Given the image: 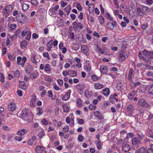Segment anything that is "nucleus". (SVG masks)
<instances>
[{
    "mask_svg": "<svg viewBox=\"0 0 153 153\" xmlns=\"http://www.w3.org/2000/svg\"><path fill=\"white\" fill-rule=\"evenodd\" d=\"M134 75L133 74V70L132 69H131L128 74V80L129 81H131L132 79L134 78Z\"/></svg>",
    "mask_w": 153,
    "mask_h": 153,
    "instance_id": "nucleus-20",
    "label": "nucleus"
},
{
    "mask_svg": "<svg viewBox=\"0 0 153 153\" xmlns=\"http://www.w3.org/2000/svg\"><path fill=\"white\" fill-rule=\"evenodd\" d=\"M126 44H124L122 45L121 47L122 50L121 51H123V52H125L126 49Z\"/></svg>",
    "mask_w": 153,
    "mask_h": 153,
    "instance_id": "nucleus-53",
    "label": "nucleus"
},
{
    "mask_svg": "<svg viewBox=\"0 0 153 153\" xmlns=\"http://www.w3.org/2000/svg\"><path fill=\"white\" fill-rule=\"evenodd\" d=\"M45 71L46 72H49L51 71V69L50 66L48 64H46L45 67Z\"/></svg>",
    "mask_w": 153,
    "mask_h": 153,
    "instance_id": "nucleus-30",
    "label": "nucleus"
},
{
    "mask_svg": "<svg viewBox=\"0 0 153 153\" xmlns=\"http://www.w3.org/2000/svg\"><path fill=\"white\" fill-rule=\"evenodd\" d=\"M94 88L96 89H100L103 88V85L100 83H96L94 85Z\"/></svg>",
    "mask_w": 153,
    "mask_h": 153,
    "instance_id": "nucleus-29",
    "label": "nucleus"
},
{
    "mask_svg": "<svg viewBox=\"0 0 153 153\" xmlns=\"http://www.w3.org/2000/svg\"><path fill=\"white\" fill-rule=\"evenodd\" d=\"M0 81L2 83H3L5 81L4 75L2 73L0 74Z\"/></svg>",
    "mask_w": 153,
    "mask_h": 153,
    "instance_id": "nucleus-35",
    "label": "nucleus"
},
{
    "mask_svg": "<svg viewBox=\"0 0 153 153\" xmlns=\"http://www.w3.org/2000/svg\"><path fill=\"white\" fill-rule=\"evenodd\" d=\"M22 58L20 56H18L17 58V64L18 65H22V62H21Z\"/></svg>",
    "mask_w": 153,
    "mask_h": 153,
    "instance_id": "nucleus-45",
    "label": "nucleus"
},
{
    "mask_svg": "<svg viewBox=\"0 0 153 153\" xmlns=\"http://www.w3.org/2000/svg\"><path fill=\"white\" fill-rule=\"evenodd\" d=\"M130 85L131 88L133 89L135 88H136L137 86L136 85L135 83L133 82V81H131V83L130 84Z\"/></svg>",
    "mask_w": 153,
    "mask_h": 153,
    "instance_id": "nucleus-52",
    "label": "nucleus"
},
{
    "mask_svg": "<svg viewBox=\"0 0 153 153\" xmlns=\"http://www.w3.org/2000/svg\"><path fill=\"white\" fill-rule=\"evenodd\" d=\"M133 136H134V134L131 132H129L127 134L126 137L125 138V139L126 140V139L132 138Z\"/></svg>",
    "mask_w": 153,
    "mask_h": 153,
    "instance_id": "nucleus-33",
    "label": "nucleus"
},
{
    "mask_svg": "<svg viewBox=\"0 0 153 153\" xmlns=\"http://www.w3.org/2000/svg\"><path fill=\"white\" fill-rule=\"evenodd\" d=\"M30 1L31 4L35 6H37L38 4V2L36 0H31Z\"/></svg>",
    "mask_w": 153,
    "mask_h": 153,
    "instance_id": "nucleus-42",
    "label": "nucleus"
},
{
    "mask_svg": "<svg viewBox=\"0 0 153 153\" xmlns=\"http://www.w3.org/2000/svg\"><path fill=\"white\" fill-rule=\"evenodd\" d=\"M146 150L144 147H141L140 149L136 150L135 153H145Z\"/></svg>",
    "mask_w": 153,
    "mask_h": 153,
    "instance_id": "nucleus-23",
    "label": "nucleus"
},
{
    "mask_svg": "<svg viewBox=\"0 0 153 153\" xmlns=\"http://www.w3.org/2000/svg\"><path fill=\"white\" fill-rule=\"evenodd\" d=\"M108 27L110 29H113L117 25V23L115 21H113L112 23L108 22L107 23Z\"/></svg>",
    "mask_w": 153,
    "mask_h": 153,
    "instance_id": "nucleus-12",
    "label": "nucleus"
},
{
    "mask_svg": "<svg viewBox=\"0 0 153 153\" xmlns=\"http://www.w3.org/2000/svg\"><path fill=\"white\" fill-rule=\"evenodd\" d=\"M137 11L138 14L139 16H142L143 15L144 13L143 12L142 10V8H141L140 7H138L137 8Z\"/></svg>",
    "mask_w": 153,
    "mask_h": 153,
    "instance_id": "nucleus-31",
    "label": "nucleus"
},
{
    "mask_svg": "<svg viewBox=\"0 0 153 153\" xmlns=\"http://www.w3.org/2000/svg\"><path fill=\"white\" fill-rule=\"evenodd\" d=\"M31 60L32 62L34 64H36L37 63V61L36 59V56L32 55L31 56Z\"/></svg>",
    "mask_w": 153,
    "mask_h": 153,
    "instance_id": "nucleus-38",
    "label": "nucleus"
},
{
    "mask_svg": "<svg viewBox=\"0 0 153 153\" xmlns=\"http://www.w3.org/2000/svg\"><path fill=\"white\" fill-rule=\"evenodd\" d=\"M37 75L36 73H33L31 74L30 76V77L32 79H35L36 78Z\"/></svg>",
    "mask_w": 153,
    "mask_h": 153,
    "instance_id": "nucleus-34",
    "label": "nucleus"
},
{
    "mask_svg": "<svg viewBox=\"0 0 153 153\" xmlns=\"http://www.w3.org/2000/svg\"><path fill=\"white\" fill-rule=\"evenodd\" d=\"M147 132L149 134V135L153 134V130L151 129L148 128L147 129Z\"/></svg>",
    "mask_w": 153,
    "mask_h": 153,
    "instance_id": "nucleus-60",
    "label": "nucleus"
},
{
    "mask_svg": "<svg viewBox=\"0 0 153 153\" xmlns=\"http://www.w3.org/2000/svg\"><path fill=\"white\" fill-rule=\"evenodd\" d=\"M19 88L23 90H25L26 87L25 83L24 81L19 82Z\"/></svg>",
    "mask_w": 153,
    "mask_h": 153,
    "instance_id": "nucleus-19",
    "label": "nucleus"
},
{
    "mask_svg": "<svg viewBox=\"0 0 153 153\" xmlns=\"http://www.w3.org/2000/svg\"><path fill=\"white\" fill-rule=\"evenodd\" d=\"M78 123L80 124H82L83 123L84 120L82 119L78 118L77 119Z\"/></svg>",
    "mask_w": 153,
    "mask_h": 153,
    "instance_id": "nucleus-58",
    "label": "nucleus"
},
{
    "mask_svg": "<svg viewBox=\"0 0 153 153\" xmlns=\"http://www.w3.org/2000/svg\"><path fill=\"white\" fill-rule=\"evenodd\" d=\"M91 78L94 81H97L99 78L96 75H92Z\"/></svg>",
    "mask_w": 153,
    "mask_h": 153,
    "instance_id": "nucleus-48",
    "label": "nucleus"
},
{
    "mask_svg": "<svg viewBox=\"0 0 153 153\" xmlns=\"http://www.w3.org/2000/svg\"><path fill=\"white\" fill-rule=\"evenodd\" d=\"M36 111L37 112L36 114L39 115L42 114L43 113V108L41 107H39L37 108Z\"/></svg>",
    "mask_w": 153,
    "mask_h": 153,
    "instance_id": "nucleus-21",
    "label": "nucleus"
},
{
    "mask_svg": "<svg viewBox=\"0 0 153 153\" xmlns=\"http://www.w3.org/2000/svg\"><path fill=\"white\" fill-rule=\"evenodd\" d=\"M26 16L23 13H19L16 16V21L22 24H25L26 22Z\"/></svg>",
    "mask_w": 153,
    "mask_h": 153,
    "instance_id": "nucleus-1",
    "label": "nucleus"
},
{
    "mask_svg": "<svg viewBox=\"0 0 153 153\" xmlns=\"http://www.w3.org/2000/svg\"><path fill=\"white\" fill-rule=\"evenodd\" d=\"M57 82L60 86H62L63 85V82L62 80L61 79L58 80Z\"/></svg>",
    "mask_w": 153,
    "mask_h": 153,
    "instance_id": "nucleus-61",
    "label": "nucleus"
},
{
    "mask_svg": "<svg viewBox=\"0 0 153 153\" xmlns=\"http://www.w3.org/2000/svg\"><path fill=\"white\" fill-rule=\"evenodd\" d=\"M27 59L25 56H24L21 59L22 61V66L23 67L25 64V62H26Z\"/></svg>",
    "mask_w": 153,
    "mask_h": 153,
    "instance_id": "nucleus-36",
    "label": "nucleus"
},
{
    "mask_svg": "<svg viewBox=\"0 0 153 153\" xmlns=\"http://www.w3.org/2000/svg\"><path fill=\"white\" fill-rule=\"evenodd\" d=\"M148 91L149 94H153V84H152L149 87Z\"/></svg>",
    "mask_w": 153,
    "mask_h": 153,
    "instance_id": "nucleus-40",
    "label": "nucleus"
},
{
    "mask_svg": "<svg viewBox=\"0 0 153 153\" xmlns=\"http://www.w3.org/2000/svg\"><path fill=\"white\" fill-rule=\"evenodd\" d=\"M127 111L129 114V115H131L133 113V112L134 110V108L133 106L131 105H128L127 108Z\"/></svg>",
    "mask_w": 153,
    "mask_h": 153,
    "instance_id": "nucleus-9",
    "label": "nucleus"
},
{
    "mask_svg": "<svg viewBox=\"0 0 153 153\" xmlns=\"http://www.w3.org/2000/svg\"><path fill=\"white\" fill-rule=\"evenodd\" d=\"M90 67L88 65H85L84 67L85 69L87 71H91Z\"/></svg>",
    "mask_w": 153,
    "mask_h": 153,
    "instance_id": "nucleus-57",
    "label": "nucleus"
},
{
    "mask_svg": "<svg viewBox=\"0 0 153 153\" xmlns=\"http://www.w3.org/2000/svg\"><path fill=\"white\" fill-rule=\"evenodd\" d=\"M48 96L50 98H52L53 96V93L51 91L49 90L48 92Z\"/></svg>",
    "mask_w": 153,
    "mask_h": 153,
    "instance_id": "nucleus-56",
    "label": "nucleus"
},
{
    "mask_svg": "<svg viewBox=\"0 0 153 153\" xmlns=\"http://www.w3.org/2000/svg\"><path fill=\"white\" fill-rule=\"evenodd\" d=\"M71 93V90H69L68 91L65 93L64 96L62 97V100L65 101H66L68 100L70 97Z\"/></svg>",
    "mask_w": 153,
    "mask_h": 153,
    "instance_id": "nucleus-13",
    "label": "nucleus"
},
{
    "mask_svg": "<svg viewBox=\"0 0 153 153\" xmlns=\"http://www.w3.org/2000/svg\"><path fill=\"white\" fill-rule=\"evenodd\" d=\"M29 30V28L26 27L23 31L21 32V34H20L21 35H19V36L20 38L23 37L27 34V33L28 32Z\"/></svg>",
    "mask_w": 153,
    "mask_h": 153,
    "instance_id": "nucleus-17",
    "label": "nucleus"
},
{
    "mask_svg": "<svg viewBox=\"0 0 153 153\" xmlns=\"http://www.w3.org/2000/svg\"><path fill=\"white\" fill-rule=\"evenodd\" d=\"M69 75L70 76L73 77L76 75L77 72L75 71L70 70L69 71Z\"/></svg>",
    "mask_w": 153,
    "mask_h": 153,
    "instance_id": "nucleus-26",
    "label": "nucleus"
},
{
    "mask_svg": "<svg viewBox=\"0 0 153 153\" xmlns=\"http://www.w3.org/2000/svg\"><path fill=\"white\" fill-rule=\"evenodd\" d=\"M98 53H100L102 54H105V51L104 49H102L101 48H100L98 50Z\"/></svg>",
    "mask_w": 153,
    "mask_h": 153,
    "instance_id": "nucleus-62",
    "label": "nucleus"
},
{
    "mask_svg": "<svg viewBox=\"0 0 153 153\" xmlns=\"http://www.w3.org/2000/svg\"><path fill=\"white\" fill-rule=\"evenodd\" d=\"M131 149V146L130 145L128 144H125L122 146L123 151L125 152L129 151Z\"/></svg>",
    "mask_w": 153,
    "mask_h": 153,
    "instance_id": "nucleus-11",
    "label": "nucleus"
},
{
    "mask_svg": "<svg viewBox=\"0 0 153 153\" xmlns=\"http://www.w3.org/2000/svg\"><path fill=\"white\" fill-rule=\"evenodd\" d=\"M138 104L140 106L147 109L151 108V105L144 99H140L138 101Z\"/></svg>",
    "mask_w": 153,
    "mask_h": 153,
    "instance_id": "nucleus-2",
    "label": "nucleus"
},
{
    "mask_svg": "<svg viewBox=\"0 0 153 153\" xmlns=\"http://www.w3.org/2000/svg\"><path fill=\"white\" fill-rule=\"evenodd\" d=\"M96 108V106L93 105L91 104L89 106V108L91 110H94Z\"/></svg>",
    "mask_w": 153,
    "mask_h": 153,
    "instance_id": "nucleus-64",
    "label": "nucleus"
},
{
    "mask_svg": "<svg viewBox=\"0 0 153 153\" xmlns=\"http://www.w3.org/2000/svg\"><path fill=\"white\" fill-rule=\"evenodd\" d=\"M62 108L64 112L67 113L69 110V108L68 106L65 104H64L62 105Z\"/></svg>",
    "mask_w": 153,
    "mask_h": 153,
    "instance_id": "nucleus-25",
    "label": "nucleus"
},
{
    "mask_svg": "<svg viewBox=\"0 0 153 153\" xmlns=\"http://www.w3.org/2000/svg\"><path fill=\"white\" fill-rule=\"evenodd\" d=\"M22 137H19V136H16L14 138V139L15 140L19 141H20L22 140Z\"/></svg>",
    "mask_w": 153,
    "mask_h": 153,
    "instance_id": "nucleus-59",
    "label": "nucleus"
},
{
    "mask_svg": "<svg viewBox=\"0 0 153 153\" xmlns=\"http://www.w3.org/2000/svg\"><path fill=\"white\" fill-rule=\"evenodd\" d=\"M12 9L13 7L11 5H9L7 6L3 10L4 11L3 15H5L8 13H10L12 11Z\"/></svg>",
    "mask_w": 153,
    "mask_h": 153,
    "instance_id": "nucleus-5",
    "label": "nucleus"
},
{
    "mask_svg": "<svg viewBox=\"0 0 153 153\" xmlns=\"http://www.w3.org/2000/svg\"><path fill=\"white\" fill-rule=\"evenodd\" d=\"M143 54L145 55L148 58H153V51H148L146 50H144L143 51Z\"/></svg>",
    "mask_w": 153,
    "mask_h": 153,
    "instance_id": "nucleus-6",
    "label": "nucleus"
},
{
    "mask_svg": "<svg viewBox=\"0 0 153 153\" xmlns=\"http://www.w3.org/2000/svg\"><path fill=\"white\" fill-rule=\"evenodd\" d=\"M142 10L144 14L145 13H148L150 11V9L149 7L146 6H143L142 7Z\"/></svg>",
    "mask_w": 153,
    "mask_h": 153,
    "instance_id": "nucleus-24",
    "label": "nucleus"
},
{
    "mask_svg": "<svg viewBox=\"0 0 153 153\" xmlns=\"http://www.w3.org/2000/svg\"><path fill=\"white\" fill-rule=\"evenodd\" d=\"M47 46L48 48L47 51H50L51 50V48L53 47V43H51L49 44V43H47Z\"/></svg>",
    "mask_w": 153,
    "mask_h": 153,
    "instance_id": "nucleus-32",
    "label": "nucleus"
},
{
    "mask_svg": "<svg viewBox=\"0 0 153 153\" xmlns=\"http://www.w3.org/2000/svg\"><path fill=\"white\" fill-rule=\"evenodd\" d=\"M53 88L56 91H59L60 90L59 88L56 85V84H54L53 85Z\"/></svg>",
    "mask_w": 153,
    "mask_h": 153,
    "instance_id": "nucleus-55",
    "label": "nucleus"
},
{
    "mask_svg": "<svg viewBox=\"0 0 153 153\" xmlns=\"http://www.w3.org/2000/svg\"><path fill=\"white\" fill-rule=\"evenodd\" d=\"M141 141L140 137H134L131 140V144L133 146H137L141 143Z\"/></svg>",
    "mask_w": 153,
    "mask_h": 153,
    "instance_id": "nucleus-3",
    "label": "nucleus"
},
{
    "mask_svg": "<svg viewBox=\"0 0 153 153\" xmlns=\"http://www.w3.org/2000/svg\"><path fill=\"white\" fill-rule=\"evenodd\" d=\"M134 96L133 95L132 93H130L129 94V96H128V98L130 100H132L134 97Z\"/></svg>",
    "mask_w": 153,
    "mask_h": 153,
    "instance_id": "nucleus-51",
    "label": "nucleus"
},
{
    "mask_svg": "<svg viewBox=\"0 0 153 153\" xmlns=\"http://www.w3.org/2000/svg\"><path fill=\"white\" fill-rule=\"evenodd\" d=\"M103 94L106 97L108 96L110 93L109 89L108 88H106L102 90Z\"/></svg>",
    "mask_w": 153,
    "mask_h": 153,
    "instance_id": "nucleus-22",
    "label": "nucleus"
},
{
    "mask_svg": "<svg viewBox=\"0 0 153 153\" xmlns=\"http://www.w3.org/2000/svg\"><path fill=\"white\" fill-rule=\"evenodd\" d=\"M101 72L102 74H106L108 72L107 67L105 65H101L100 68Z\"/></svg>",
    "mask_w": 153,
    "mask_h": 153,
    "instance_id": "nucleus-16",
    "label": "nucleus"
},
{
    "mask_svg": "<svg viewBox=\"0 0 153 153\" xmlns=\"http://www.w3.org/2000/svg\"><path fill=\"white\" fill-rule=\"evenodd\" d=\"M45 148L43 146H38L36 147L35 150L37 153H41L44 151Z\"/></svg>",
    "mask_w": 153,
    "mask_h": 153,
    "instance_id": "nucleus-10",
    "label": "nucleus"
},
{
    "mask_svg": "<svg viewBox=\"0 0 153 153\" xmlns=\"http://www.w3.org/2000/svg\"><path fill=\"white\" fill-rule=\"evenodd\" d=\"M13 72L15 77L17 78L19 77L20 76V73L19 71L16 70V71H13Z\"/></svg>",
    "mask_w": 153,
    "mask_h": 153,
    "instance_id": "nucleus-41",
    "label": "nucleus"
},
{
    "mask_svg": "<svg viewBox=\"0 0 153 153\" xmlns=\"http://www.w3.org/2000/svg\"><path fill=\"white\" fill-rule=\"evenodd\" d=\"M94 7L92 4H90L89 5L88 9L90 13H92L94 12Z\"/></svg>",
    "mask_w": 153,
    "mask_h": 153,
    "instance_id": "nucleus-28",
    "label": "nucleus"
},
{
    "mask_svg": "<svg viewBox=\"0 0 153 153\" xmlns=\"http://www.w3.org/2000/svg\"><path fill=\"white\" fill-rule=\"evenodd\" d=\"M29 7V5L26 4H24L22 6V9L25 11L27 10Z\"/></svg>",
    "mask_w": 153,
    "mask_h": 153,
    "instance_id": "nucleus-37",
    "label": "nucleus"
},
{
    "mask_svg": "<svg viewBox=\"0 0 153 153\" xmlns=\"http://www.w3.org/2000/svg\"><path fill=\"white\" fill-rule=\"evenodd\" d=\"M99 19L100 20V22L101 24H103L105 21L103 17L102 16H99Z\"/></svg>",
    "mask_w": 153,
    "mask_h": 153,
    "instance_id": "nucleus-39",
    "label": "nucleus"
},
{
    "mask_svg": "<svg viewBox=\"0 0 153 153\" xmlns=\"http://www.w3.org/2000/svg\"><path fill=\"white\" fill-rule=\"evenodd\" d=\"M16 107L15 104L13 102L10 103L8 106V110L11 111H14L16 108Z\"/></svg>",
    "mask_w": 153,
    "mask_h": 153,
    "instance_id": "nucleus-8",
    "label": "nucleus"
},
{
    "mask_svg": "<svg viewBox=\"0 0 153 153\" xmlns=\"http://www.w3.org/2000/svg\"><path fill=\"white\" fill-rule=\"evenodd\" d=\"M42 122L43 125H46L48 124V122L45 119L42 120Z\"/></svg>",
    "mask_w": 153,
    "mask_h": 153,
    "instance_id": "nucleus-50",
    "label": "nucleus"
},
{
    "mask_svg": "<svg viewBox=\"0 0 153 153\" xmlns=\"http://www.w3.org/2000/svg\"><path fill=\"white\" fill-rule=\"evenodd\" d=\"M82 52L85 55H87L89 54V49L85 45H84L81 47Z\"/></svg>",
    "mask_w": 153,
    "mask_h": 153,
    "instance_id": "nucleus-7",
    "label": "nucleus"
},
{
    "mask_svg": "<svg viewBox=\"0 0 153 153\" xmlns=\"http://www.w3.org/2000/svg\"><path fill=\"white\" fill-rule=\"evenodd\" d=\"M84 139L83 136L81 134H79L78 137V140L80 142H82Z\"/></svg>",
    "mask_w": 153,
    "mask_h": 153,
    "instance_id": "nucleus-49",
    "label": "nucleus"
},
{
    "mask_svg": "<svg viewBox=\"0 0 153 153\" xmlns=\"http://www.w3.org/2000/svg\"><path fill=\"white\" fill-rule=\"evenodd\" d=\"M21 48L22 49H25L27 48V42L25 40H24L21 41L20 43Z\"/></svg>",
    "mask_w": 153,
    "mask_h": 153,
    "instance_id": "nucleus-18",
    "label": "nucleus"
},
{
    "mask_svg": "<svg viewBox=\"0 0 153 153\" xmlns=\"http://www.w3.org/2000/svg\"><path fill=\"white\" fill-rule=\"evenodd\" d=\"M42 55L43 56L47 57L48 59L50 60V58L49 56L48 53L44 52L43 53Z\"/></svg>",
    "mask_w": 153,
    "mask_h": 153,
    "instance_id": "nucleus-44",
    "label": "nucleus"
},
{
    "mask_svg": "<svg viewBox=\"0 0 153 153\" xmlns=\"http://www.w3.org/2000/svg\"><path fill=\"white\" fill-rule=\"evenodd\" d=\"M94 115L97 117L99 120H102L104 119L103 116L101 113L99 111H96L94 112Z\"/></svg>",
    "mask_w": 153,
    "mask_h": 153,
    "instance_id": "nucleus-14",
    "label": "nucleus"
},
{
    "mask_svg": "<svg viewBox=\"0 0 153 153\" xmlns=\"http://www.w3.org/2000/svg\"><path fill=\"white\" fill-rule=\"evenodd\" d=\"M27 131L26 130L21 129L18 131L17 134L19 135H23L26 133Z\"/></svg>",
    "mask_w": 153,
    "mask_h": 153,
    "instance_id": "nucleus-27",
    "label": "nucleus"
},
{
    "mask_svg": "<svg viewBox=\"0 0 153 153\" xmlns=\"http://www.w3.org/2000/svg\"><path fill=\"white\" fill-rule=\"evenodd\" d=\"M33 69V67L30 65H28L25 68V72L27 74H30Z\"/></svg>",
    "mask_w": 153,
    "mask_h": 153,
    "instance_id": "nucleus-15",
    "label": "nucleus"
},
{
    "mask_svg": "<svg viewBox=\"0 0 153 153\" xmlns=\"http://www.w3.org/2000/svg\"><path fill=\"white\" fill-rule=\"evenodd\" d=\"M8 58L10 60L13 61L15 59V57L13 55H10L8 56Z\"/></svg>",
    "mask_w": 153,
    "mask_h": 153,
    "instance_id": "nucleus-54",
    "label": "nucleus"
},
{
    "mask_svg": "<svg viewBox=\"0 0 153 153\" xmlns=\"http://www.w3.org/2000/svg\"><path fill=\"white\" fill-rule=\"evenodd\" d=\"M26 35L25 39L27 40H29L31 37V32L29 30Z\"/></svg>",
    "mask_w": 153,
    "mask_h": 153,
    "instance_id": "nucleus-43",
    "label": "nucleus"
},
{
    "mask_svg": "<svg viewBox=\"0 0 153 153\" xmlns=\"http://www.w3.org/2000/svg\"><path fill=\"white\" fill-rule=\"evenodd\" d=\"M44 135V131H41V132L40 133H39L38 136L40 138H41Z\"/></svg>",
    "mask_w": 153,
    "mask_h": 153,
    "instance_id": "nucleus-47",
    "label": "nucleus"
},
{
    "mask_svg": "<svg viewBox=\"0 0 153 153\" xmlns=\"http://www.w3.org/2000/svg\"><path fill=\"white\" fill-rule=\"evenodd\" d=\"M84 94L85 97L89 99V91L88 90H85L84 92Z\"/></svg>",
    "mask_w": 153,
    "mask_h": 153,
    "instance_id": "nucleus-46",
    "label": "nucleus"
},
{
    "mask_svg": "<svg viewBox=\"0 0 153 153\" xmlns=\"http://www.w3.org/2000/svg\"><path fill=\"white\" fill-rule=\"evenodd\" d=\"M124 53L123 51H120L118 55V56L119 57L120 61L121 62H123L126 59H127L129 55L128 53L127 54H124Z\"/></svg>",
    "mask_w": 153,
    "mask_h": 153,
    "instance_id": "nucleus-4",
    "label": "nucleus"
},
{
    "mask_svg": "<svg viewBox=\"0 0 153 153\" xmlns=\"http://www.w3.org/2000/svg\"><path fill=\"white\" fill-rule=\"evenodd\" d=\"M17 95L20 97H22V92L20 90H18L17 91Z\"/></svg>",
    "mask_w": 153,
    "mask_h": 153,
    "instance_id": "nucleus-63",
    "label": "nucleus"
}]
</instances>
